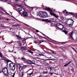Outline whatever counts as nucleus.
Segmentation results:
<instances>
[{
    "label": "nucleus",
    "mask_w": 77,
    "mask_h": 77,
    "mask_svg": "<svg viewBox=\"0 0 77 77\" xmlns=\"http://www.w3.org/2000/svg\"><path fill=\"white\" fill-rule=\"evenodd\" d=\"M3 60H4L5 63H7V65H8V64L9 66L12 71H15V64L11 60L8 59V60H6L5 59H3Z\"/></svg>",
    "instance_id": "nucleus-1"
},
{
    "label": "nucleus",
    "mask_w": 77,
    "mask_h": 77,
    "mask_svg": "<svg viewBox=\"0 0 77 77\" xmlns=\"http://www.w3.org/2000/svg\"><path fill=\"white\" fill-rule=\"evenodd\" d=\"M56 27L57 29L61 30H62L64 28V26L63 25L60 23H57L56 24Z\"/></svg>",
    "instance_id": "nucleus-2"
},
{
    "label": "nucleus",
    "mask_w": 77,
    "mask_h": 77,
    "mask_svg": "<svg viewBox=\"0 0 77 77\" xmlns=\"http://www.w3.org/2000/svg\"><path fill=\"white\" fill-rule=\"evenodd\" d=\"M2 72L3 73H4L5 74H6L5 73V72H7V75H9V72H8V69H7V67H5L4 68L2 69Z\"/></svg>",
    "instance_id": "nucleus-3"
},
{
    "label": "nucleus",
    "mask_w": 77,
    "mask_h": 77,
    "mask_svg": "<svg viewBox=\"0 0 77 77\" xmlns=\"http://www.w3.org/2000/svg\"><path fill=\"white\" fill-rule=\"evenodd\" d=\"M73 33H74V31H72L71 32L69 33V35L71 38L72 40L74 41V38H73V37L72 36H73Z\"/></svg>",
    "instance_id": "nucleus-4"
},
{
    "label": "nucleus",
    "mask_w": 77,
    "mask_h": 77,
    "mask_svg": "<svg viewBox=\"0 0 77 77\" xmlns=\"http://www.w3.org/2000/svg\"><path fill=\"white\" fill-rule=\"evenodd\" d=\"M63 13L65 14H70L72 15H74V13H73L72 12H68L66 10H65L64 11H63Z\"/></svg>",
    "instance_id": "nucleus-5"
},
{
    "label": "nucleus",
    "mask_w": 77,
    "mask_h": 77,
    "mask_svg": "<svg viewBox=\"0 0 77 77\" xmlns=\"http://www.w3.org/2000/svg\"><path fill=\"white\" fill-rule=\"evenodd\" d=\"M43 11H41L39 12V13H38V16H39L40 17H41L42 18H43Z\"/></svg>",
    "instance_id": "nucleus-6"
},
{
    "label": "nucleus",
    "mask_w": 77,
    "mask_h": 77,
    "mask_svg": "<svg viewBox=\"0 0 77 77\" xmlns=\"http://www.w3.org/2000/svg\"><path fill=\"white\" fill-rule=\"evenodd\" d=\"M50 14L51 15H53V16H54V17L55 18H57L59 17V16H58L55 13H54L51 12H50Z\"/></svg>",
    "instance_id": "nucleus-7"
},
{
    "label": "nucleus",
    "mask_w": 77,
    "mask_h": 77,
    "mask_svg": "<svg viewBox=\"0 0 77 77\" xmlns=\"http://www.w3.org/2000/svg\"><path fill=\"white\" fill-rule=\"evenodd\" d=\"M43 18H47L48 17V14H47V12L45 11H43Z\"/></svg>",
    "instance_id": "nucleus-8"
},
{
    "label": "nucleus",
    "mask_w": 77,
    "mask_h": 77,
    "mask_svg": "<svg viewBox=\"0 0 77 77\" xmlns=\"http://www.w3.org/2000/svg\"><path fill=\"white\" fill-rule=\"evenodd\" d=\"M27 49V47L26 46L25 47H22L20 48V49L19 50H21L22 51H23V50H25Z\"/></svg>",
    "instance_id": "nucleus-9"
},
{
    "label": "nucleus",
    "mask_w": 77,
    "mask_h": 77,
    "mask_svg": "<svg viewBox=\"0 0 77 77\" xmlns=\"http://www.w3.org/2000/svg\"><path fill=\"white\" fill-rule=\"evenodd\" d=\"M44 8H45V9L48 11H51V12H53V11L49 7H43Z\"/></svg>",
    "instance_id": "nucleus-10"
},
{
    "label": "nucleus",
    "mask_w": 77,
    "mask_h": 77,
    "mask_svg": "<svg viewBox=\"0 0 77 77\" xmlns=\"http://www.w3.org/2000/svg\"><path fill=\"white\" fill-rule=\"evenodd\" d=\"M23 14L25 17H29L28 14L26 12H25L23 13Z\"/></svg>",
    "instance_id": "nucleus-11"
},
{
    "label": "nucleus",
    "mask_w": 77,
    "mask_h": 77,
    "mask_svg": "<svg viewBox=\"0 0 77 77\" xmlns=\"http://www.w3.org/2000/svg\"><path fill=\"white\" fill-rule=\"evenodd\" d=\"M0 57H1V58H3V59H6L7 60H8V59H7V58H6V57H3V55L2 54L1 52L0 51Z\"/></svg>",
    "instance_id": "nucleus-12"
},
{
    "label": "nucleus",
    "mask_w": 77,
    "mask_h": 77,
    "mask_svg": "<svg viewBox=\"0 0 77 77\" xmlns=\"http://www.w3.org/2000/svg\"><path fill=\"white\" fill-rule=\"evenodd\" d=\"M62 31L63 32H64L66 34H68V31L66 30V28H64V29L63 30H62Z\"/></svg>",
    "instance_id": "nucleus-13"
},
{
    "label": "nucleus",
    "mask_w": 77,
    "mask_h": 77,
    "mask_svg": "<svg viewBox=\"0 0 77 77\" xmlns=\"http://www.w3.org/2000/svg\"><path fill=\"white\" fill-rule=\"evenodd\" d=\"M19 68L18 69H19V72H21V71L22 70V66H20V65H19Z\"/></svg>",
    "instance_id": "nucleus-14"
},
{
    "label": "nucleus",
    "mask_w": 77,
    "mask_h": 77,
    "mask_svg": "<svg viewBox=\"0 0 77 77\" xmlns=\"http://www.w3.org/2000/svg\"><path fill=\"white\" fill-rule=\"evenodd\" d=\"M49 20H51V22L53 23V22H54L56 21V20L54 18H49Z\"/></svg>",
    "instance_id": "nucleus-15"
},
{
    "label": "nucleus",
    "mask_w": 77,
    "mask_h": 77,
    "mask_svg": "<svg viewBox=\"0 0 77 77\" xmlns=\"http://www.w3.org/2000/svg\"><path fill=\"white\" fill-rule=\"evenodd\" d=\"M43 21L45 22H48V23H51V20H48V19H45L43 20Z\"/></svg>",
    "instance_id": "nucleus-16"
},
{
    "label": "nucleus",
    "mask_w": 77,
    "mask_h": 77,
    "mask_svg": "<svg viewBox=\"0 0 77 77\" xmlns=\"http://www.w3.org/2000/svg\"><path fill=\"white\" fill-rule=\"evenodd\" d=\"M16 37L18 39H19V40H20L21 39V37H20V36H19L18 35H16Z\"/></svg>",
    "instance_id": "nucleus-17"
},
{
    "label": "nucleus",
    "mask_w": 77,
    "mask_h": 77,
    "mask_svg": "<svg viewBox=\"0 0 77 77\" xmlns=\"http://www.w3.org/2000/svg\"><path fill=\"white\" fill-rule=\"evenodd\" d=\"M38 53H37V54H38ZM38 54V55L37 54H36L35 55V56H44V55L43 54Z\"/></svg>",
    "instance_id": "nucleus-18"
},
{
    "label": "nucleus",
    "mask_w": 77,
    "mask_h": 77,
    "mask_svg": "<svg viewBox=\"0 0 77 77\" xmlns=\"http://www.w3.org/2000/svg\"><path fill=\"white\" fill-rule=\"evenodd\" d=\"M42 72L43 73H47V70L44 69L43 70Z\"/></svg>",
    "instance_id": "nucleus-19"
},
{
    "label": "nucleus",
    "mask_w": 77,
    "mask_h": 77,
    "mask_svg": "<svg viewBox=\"0 0 77 77\" xmlns=\"http://www.w3.org/2000/svg\"><path fill=\"white\" fill-rule=\"evenodd\" d=\"M69 20H71V21H72V24H73V23L74 22V20H73L72 19H71L70 18H68L67 19V21H69Z\"/></svg>",
    "instance_id": "nucleus-20"
},
{
    "label": "nucleus",
    "mask_w": 77,
    "mask_h": 77,
    "mask_svg": "<svg viewBox=\"0 0 77 77\" xmlns=\"http://www.w3.org/2000/svg\"><path fill=\"white\" fill-rule=\"evenodd\" d=\"M30 63L31 64H34V65H35V61L34 60L31 61Z\"/></svg>",
    "instance_id": "nucleus-21"
},
{
    "label": "nucleus",
    "mask_w": 77,
    "mask_h": 77,
    "mask_svg": "<svg viewBox=\"0 0 77 77\" xmlns=\"http://www.w3.org/2000/svg\"><path fill=\"white\" fill-rule=\"evenodd\" d=\"M27 51L28 52H29V53H31V54H33V51L30 50H29Z\"/></svg>",
    "instance_id": "nucleus-22"
},
{
    "label": "nucleus",
    "mask_w": 77,
    "mask_h": 77,
    "mask_svg": "<svg viewBox=\"0 0 77 77\" xmlns=\"http://www.w3.org/2000/svg\"><path fill=\"white\" fill-rule=\"evenodd\" d=\"M27 62L29 63V64H31V61L30 60H28L26 61Z\"/></svg>",
    "instance_id": "nucleus-23"
},
{
    "label": "nucleus",
    "mask_w": 77,
    "mask_h": 77,
    "mask_svg": "<svg viewBox=\"0 0 77 77\" xmlns=\"http://www.w3.org/2000/svg\"><path fill=\"white\" fill-rule=\"evenodd\" d=\"M47 68H48L49 70H50L51 71V69H52L51 67H50V66H48Z\"/></svg>",
    "instance_id": "nucleus-24"
},
{
    "label": "nucleus",
    "mask_w": 77,
    "mask_h": 77,
    "mask_svg": "<svg viewBox=\"0 0 77 77\" xmlns=\"http://www.w3.org/2000/svg\"><path fill=\"white\" fill-rule=\"evenodd\" d=\"M43 35H44V36H45V37H47V38L51 40V39L50 38H49L47 36H46V35H45V34H43Z\"/></svg>",
    "instance_id": "nucleus-25"
},
{
    "label": "nucleus",
    "mask_w": 77,
    "mask_h": 77,
    "mask_svg": "<svg viewBox=\"0 0 77 77\" xmlns=\"http://www.w3.org/2000/svg\"><path fill=\"white\" fill-rule=\"evenodd\" d=\"M44 64L45 65H48V63L47 62H45L44 63Z\"/></svg>",
    "instance_id": "nucleus-26"
},
{
    "label": "nucleus",
    "mask_w": 77,
    "mask_h": 77,
    "mask_svg": "<svg viewBox=\"0 0 77 77\" xmlns=\"http://www.w3.org/2000/svg\"><path fill=\"white\" fill-rule=\"evenodd\" d=\"M22 60H23V61H24L26 60V59L24 58H22L21 59Z\"/></svg>",
    "instance_id": "nucleus-27"
},
{
    "label": "nucleus",
    "mask_w": 77,
    "mask_h": 77,
    "mask_svg": "<svg viewBox=\"0 0 77 77\" xmlns=\"http://www.w3.org/2000/svg\"><path fill=\"white\" fill-rule=\"evenodd\" d=\"M22 41L23 43H26V40H25V39L22 40Z\"/></svg>",
    "instance_id": "nucleus-28"
},
{
    "label": "nucleus",
    "mask_w": 77,
    "mask_h": 77,
    "mask_svg": "<svg viewBox=\"0 0 77 77\" xmlns=\"http://www.w3.org/2000/svg\"><path fill=\"white\" fill-rule=\"evenodd\" d=\"M4 24H1L0 25V26H1V27H5V26H4Z\"/></svg>",
    "instance_id": "nucleus-29"
},
{
    "label": "nucleus",
    "mask_w": 77,
    "mask_h": 77,
    "mask_svg": "<svg viewBox=\"0 0 77 77\" xmlns=\"http://www.w3.org/2000/svg\"><path fill=\"white\" fill-rule=\"evenodd\" d=\"M51 60H53V61H54V60L57 61V60L55 59H51Z\"/></svg>",
    "instance_id": "nucleus-30"
},
{
    "label": "nucleus",
    "mask_w": 77,
    "mask_h": 77,
    "mask_svg": "<svg viewBox=\"0 0 77 77\" xmlns=\"http://www.w3.org/2000/svg\"><path fill=\"white\" fill-rule=\"evenodd\" d=\"M22 9H23V8H19V11H22Z\"/></svg>",
    "instance_id": "nucleus-31"
},
{
    "label": "nucleus",
    "mask_w": 77,
    "mask_h": 77,
    "mask_svg": "<svg viewBox=\"0 0 77 77\" xmlns=\"http://www.w3.org/2000/svg\"><path fill=\"white\" fill-rule=\"evenodd\" d=\"M22 12H23V13H24V12L25 11L24 9L22 8Z\"/></svg>",
    "instance_id": "nucleus-32"
},
{
    "label": "nucleus",
    "mask_w": 77,
    "mask_h": 77,
    "mask_svg": "<svg viewBox=\"0 0 77 77\" xmlns=\"http://www.w3.org/2000/svg\"><path fill=\"white\" fill-rule=\"evenodd\" d=\"M67 65H68V64L67 63L66 64H65L64 66H63L64 67H66V66H67Z\"/></svg>",
    "instance_id": "nucleus-33"
},
{
    "label": "nucleus",
    "mask_w": 77,
    "mask_h": 77,
    "mask_svg": "<svg viewBox=\"0 0 77 77\" xmlns=\"http://www.w3.org/2000/svg\"><path fill=\"white\" fill-rule=\"evenodd\" d=\"M67 26H69V27H70V26H71V23L69 24H67Z\"/></svg>",
    "instance_id": "nucleus-34"
},
{
    "label": "nucleus",
    "mask_w": 77,
    "mask_h": 77,
    "mask_svg": "<svg viewBox=\"0 0 77 77\" xmlns=\"http://www.w3.org/2000/svg\"><path fill=\"white\" fill-rule=\"evenodd\" d=\"M10 0H4V2H8V1H9Z\"/></svg>",
    "instance_id": "nucleus-35"
},
{
    "label": "nucleus",
    "mask_w": 77,
    "mask_h": 77,
    "mask_svg": "<svg viewBox=\"0 0 77 77\" xmlns=\"http://www.w3.org/2000/svg\"><path fill=\"white\" fill-rule=\"evenodd\" d=\"M32 74H33V72H32L31 73H29V75H32Z\"/></svg>",
    "instance_id": "nucleus-36"
},
{
    "label": "nucleus",
    "mask_w": 77,
    "mask_h": 77,
    "mask_svg": "<svg viewBox=\"0 0 77 77\" xmlns=\"http://www.w3.org/2000/svg\"><path fill=\"white\" fill-rule=\"evenodd\" d=\"M23 75H24V72H22V74H21L22 77H23Z\"/></svg>",
    "instance_id": "nucleus-37"
},
{
    "label": "nucleus",
    "mask_w": 77,
    "mask_h": 77,
    "mask_svg": "<svg viewBox=\"0 0 77 77\" xmlns=\"http://www.w3.org/2000/svg\"><path fill=\"white\" fill-rule=\"evenodd\" d=\"M16 72V71H15V72L14 73V74L13 75V77H14V76H15V74Z\"/></svg>",
    "instance_id": "nucleus-38"
},
{
    "label": "nucleus",
    "mask_w": 77,
    "mask_h": 77,
    "mask_svg": "<svg viewBox=\"0 0 77 77\" xmlns=\"http://www.w3.org/2000/svg\"><path fill=\"white\" fill-rule=\"evenodd\" d=\"M49 74H50L51 75H53V73L51 72H49Z\"/></svg>",
    "instance_id": "nucleus-39"
},
{
    "label": "nucleus",
    "mask_w": 77,
    "mask_h": 77,
    "mask_svg": "<svg viewBox=\"0 0 77 77\" xmlns=\"http://www.w3.org/2000/svg\"><path fill=\"white\" fill-rule=\"evenodd\" d=\"M75 18L77 19V14H76L75 15Z\"/></svg>",
    "instance_id": "nucleus-40"
},
{
    "label": "nucleus",
    "mask_w": 77,
    "mask_h": 77,
    "mask_svg": "<svg viewBox=\"0 0 77 77\" xmlns=\"http://www.w3.org/2000/svg\"><path fill=\"white\" fill-rule=\"evenodd\" d=\"M71 47V48H72V49H73V50H74V51H75V49H74V48H73V47Z\"/></svg>",
    "instance_id": "nucleus-41"
},
{
    "label": "nucleus",
    "mask_w": 77,
    "mask_h": 77,
    "mask_svg": "<svg viewBox=\"0 0 77 77\" xmlns=\"http://www.w3.org/2000/svg\"><path fill=\"white\" fill-rule=\"evenodd\" d=\"M36 32H39V31L37 29L36 30Z\"/></svg>",
    "instance_id": "nucleus-42"
},
{
    "label": "nucleus",
    "mask_w": 77,
    "mask_h": 77,
    "mask_svg": "<svg viewBox=\"0 0 77 77\" xmlns=\"http://www.w3.org/2000/svg\"><path fill=\"white\" fill-rule=\"evenodd\" d=\"M42 42H43V41L42 40H41L39 41L40 43H41Z\"/></svg>",
    "instance_id": "nucleus-43"
},
{
    "label": "nucleus",
    "mask_w": 77,
    "mask_h": 77,
    "mask_svg": "<svg viewBox=\"0 0 77 77\" xmlns=\"http://www.w3.org/2000/svg\"><path fill=\"white\" fill-rule=\"evenodd\" d=\"M15 1V2H18V0H14Z\"/></svg>",
    "instance_id": "nucleus-44"
},
{
    "label": "nucleus",
    "mask_w": 77,
    "mask_h": 77,
    "mask_svg": "<svg viewBox=\"0 0 77 77\" xmlns=\"http://www.w3.org/2000/svg\"><path fill=\"white\" fill-rule=\"evenodd\" d=\"M5 13L7 14H8V15H9V14H8V13H7V12H6V11L5 12Z\"/></svg>",
    "instance_id": "nucleus-45"
},
{
    "label": "nucleus",
    "mask_w": 77,
    "mask_h": 77,
    "mask_svg": "<svg viewBox=\"0 0 77 77\" xmlns=\"http://www.w3.org/2000/svg\"><path fill=\"white\" fill-rule=\"evenodd\" d=\"M60 77H63V75H62L61 74H60Z\"/></svg>",
    "instance_id": "nucleus-46"
},
{
    "label": "nucleus",
    "mask_w": 77,
    "mask_h": 77,
    "mask_svg": "<svg viewBox=\"0 0 77 77\" xmlns=\"http://www.w3.org/2000/svg\"><path fill=\"white\" fill-rule=\"evenodd\" d=\"M65 23L66 24V25H67V24H68V22H66V21L65 22Z\"/></svg>",
    "instance_id": "nucleus-47"
},
{
    "label": "nucleus",
    "mask_w": 77,
    "mask_h": 77,
    "mask_svg": "<svg viewBox=\"0 0 77 77\" xmlns=\"http://www.w3.org/2000/svg\"><path fill=\"white\" fill-rule=\"evenodd\" d=\"M71 61H70L69 62H68V63H67V64L68 65H69V63H71Z\"/></svg>",
    "instance_id": "nucleus-48"
},
{
    "label": "nucleus",
    "mask_w": 77,
    "mask_h": 77,
    "mask_svg": "<svg viewBox=\"0 0 77 77\" xmlns=\"http://www.w3.org/2000/svg\"><path fill=\"white\" fill-rule=\"evenodd\" d=\"M35 50H37V51H38V52H40V51H38V50L36 49H35Z\"/></svg>",
    "instance_id": "nucleus-49"
},
{
    "label": "nucleus",
    "mask_w": 77,
    "mask_h": 77,
    "mask_svg": "<svg viewBox=\"0 0 77 77\" xmlns=\"http://www.w3.org/2000/svg\"><path fill=\"white\" fill-rule=\"evenodd\" d=\"M16 26H15L16 27H17V26H18V25L16 24Z\"/></svg>",
    "instance_id": "nucleus-50"
},
{
    "label": "nucleus",
    "mask_w": 77,
    "mask_h": 77,
    "mask_svg": "<svg viewBox=\"0 0 77 77\" xmlns=\"http://www.w3.org/2000/svg\"><path fill=\"white\" fill-rule=\"evenodd\" d=\"M19 46H20V47H21L22 46V45L21 44H20V45H19Z\"/></svg>",
    "instance_id": "nucleus-51"
},
{
    "label": "nucleus",
    "mask_w": 77,
    "mask_h": 77,
    "mask_svg": "<svg viewBox=\"0 0 77 77\" xmlns=\"http://www.w3.org/2000/svg\"><path fill=\"white\" fill-rule=\"evenodd\" d=\"M64 17H61L62 19L63 20V19H64Z\"/></svg>",
    "instance_id": "nucleus-52"
},
{
    "label": "nucleus",
    "mask_w": 77,
    "mask_h": 77,
    "mask_svg": "<svg viewBox=\"0 0 77 77\" xmlns=\"http://www.w3.org/2000/svg\"><path fill=\"white\" fill-rule=\"evenodd\" d=\"M25 26H29L27 25V24H25Z\"/></svg>",
    "instance_id": "nucleus-53"
},
{
    "label": "nucleus",
    "mask_w": 77,
    "mask_h": 77,
    "mask_svg": "<svg viewBox=\"0 0 77 77\" xmlns=\"http://www.w3.org/2000/svg\"><path fill=\"white\" fill-rule=\"evenodd\" d=\"M6 20H7V21H9V20L8 19H6Z\"/></svg>",
    "instance_id": "nucleus-54"
},
{
    "label": "nucleus",
    "mask_w": 77,
    "mask_h": 77,
    "mask_svg": "<svg viewBox=\"0 0 77 77\" xmlns=\"http://www.w3.org/2000/svg\"><path fill=\"white\" fill-rule=\"evenodd\" d=\"M12 17H13V18H14V19H16V18H15V17H14V16H12Z\"/></svg>",
    "instance_id": "nucleus-55"
},
{
    "label": "nucleus",
    "mask_w": 77,
    "mask_h": 77,
    "mask_svg": "<svg viewBox=\"0 0 77 77\" xmlns=\"http://www.w3.org/2000/svg\"><path fill=\"white\" fill-rule=\"evenodd\" d=\"M75 66L76 68H77V64H76L75 65Z\"/></svg>",
    "instance_id": "nucleus-56"
},
{
    "label": "nucleus",
    "mask_w": 77,
    "mask_h": 77,
    "mask_svg": "<svg viewBox=\"0 0 77 77\" xmlns=\"http://www.w3.org/2000/svg\"><path fill=\"white\" fill-rule=\"evenodd\" d=\"M13 26H16V24L15 25H13Z\"/></svg>",
    "instance_id": "nucleus-57"
},
{
    "label": "nucleus",
    "mask_w": 77,
    "mask_h": 77,
    "mask_svg": "<svg viewBox=\"0 0 77 77\" xmlns=\"http://www.w3.org/2000/svg\"><path fill=\"white\" fill-rule=\"evenodd\" d=\"M38 77H42V75H41L39 76H38Z\"/></svg>",
    "instance_id": "nucleus-58"
},
{
    "label": "nucleus",
    "mask_w": 77,
    "mask_h": 77,
    "mask_svg": "<svg viewBox=\"0 0 77 77\" xmlns=\"http://www.w3.org/2000/svg\"><path fill=\"white\" fill-rule=\"evenodd\" d=\"M62 43L63 44H65V42H63Z\"/></svg>",
    "instance_id": "nucleus-59"
},
{
    "label": "nucleus",
    "mask_w": 77,
    "mask_h": 77,
    "mask_svg": "<svg viewBox=\"0 0 77 77\" xmlns=\"http://www.w3.org/2000/svg\"><path fill=\"white\" fill-rule=\"evenodd\" d=\"M2 72V71H1L0 70V74H1Z\"/></svg>",
    "instance_id": "nucleus-60"
},
{
    "label": "nucleus",
    "mask_w": 77,
    "mask_h": 77,
    "mask_svg": "<svg viewBox=\"0 0 77 77\" xmlns=\"http://www.w3.org/2000/svg\"><path fill=\"white\" fill-rule=\"evenodd\" d=\"M49 60V59H47V60Z\"/></svg>",
    "instance_id": "nucleus-61"
},
{
    "label": "nucleus",
    "mask_w": 77,
    "mask_h": 77,
    "mask_svg": "<svg viewBox=\"0 0 77 77\" xmlns=\"http://www.w3.org/2000/svg\"><path fill=\"white\" fill-rule=\"evenodd\" d=\"M44 77H47V76H44Z\"/></svg>",
    "instance_id": "nucleus-62"
},
{
    "label": "nucleus",
    "mask_w": 77,
    "mask_h": 77,
    "mask_svg": "<svg viewBox=\"0 0 77 77\" xmlns=\"http://www.w3.org/2000/svg\"><path fill=\"white\" fill-rule=\"evenodd\" d=\"M31 69H29V70H28L27 71V72H28V71H30V70H31Z\"/></svg>",
    "instance_id": "nucleus-63"
},
{
    "label": "nucleus",
    "mask_w": 77,
    "mask_h": 77,
    "mask_svg": "<svg viewBox=\"0 0 77 77\" xmlns=\"http://www.w3.org/2000/svg\"><path fill=\"white\" fill-rule=\"evenodd\" d=\"M14 53H16V52H14Z\"/></svg>",
    "instance_id": "nucleus-64"
}]
</instances>
